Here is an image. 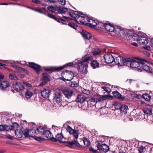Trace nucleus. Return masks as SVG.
Segmentation results:
<instances>
[{
  "mask_svg": "<svg viewBox=\"0 0 153 153\" xmlns=\"http://www.w3.org/2000/svg\"><path fill=\"white\" fill-rule=\"evenodd\" d=\"M91 65L93 68H99V64L96 60H94L91 61Z\"/></svg>",
  "mask_w": 153,
  "mask_h": 153,
  "instance_id": "nucleus-34",
  "label": "nucleus"
},
{
  "mask_svg": "<svg viewBox=\"0 0 153 153\" xmlns=\"http://www.w3.org/2000/svg\"><path fill=\"white\" fill-rule=\"evenodd\" d=\"M112 94H113L114 97L118 98L120 100L123 101L125 99V97L122 95L117 91H113Z\"/></svg>",
  "mask_w": 153,
  "mask_h": 153,
  "instance_id": "nucleus-23",
  "label": "nucleus"
},
{
  "mask_svg": "<svg viewBox=\"0 0 153 153\" xmlns=\"http://www.w3.org/2000/svg\"><path fill=\"white\" fill-rule=\"evenodd\" d=\"M53 99L54 101L57 103H60L62 100V95L61 93L56 92L54 94Z\"/></svg>",
  "mask_w": 153,
  "mask_h": 153,
  "instance_id": "nucleus-13",
  "label": "nucleus"
},
{
  "mask_svg": "<svg viewBox=\"0 0 153 153\" xmlns=\"http://www.w3.org/2000/svg\"><path fill=\"white\" fill-rule=\"evenodd\" d=\"M83 141L84 144L86 146H88L90 144V142L89 140L86 137L83 138Z\"/></svg>",
  "mask_w": 153,
  "mask_h": 153,
  "instance_id": "nucleus-45",
  "label": "nucleus"
},
{
  "mask_svg": "<svg viewBox=\"0 0 153 153\" xmlns=\"http://www.w3.org/2000/svg\"><path fill=\"white\" fill-rule=\"evenodd\" d=\"M32 1L33 2L37 4H40L41 3V1L39 0H32Z\"/></svg>",
  "mask_w": 153,
  "mask_h": 153,
  "instance_id": "nucleus-60",
  "label": "nucleus"
},
{
  "mask_svg": "<svg viewBox=\"0 0 153 153\" xmlns=\"http://www.w3.org/2000/svg\"><path fill=\"white\" fill-rule=\"evenodd\" d=\"M13 87L14 90L18 92H20L24 89V85L17 82L13 84Z\"/></svg>",
  "mask_w": 153,
  "mask_h": 153,
  "instance_id": "nucleus-7",
  "label": "nucleus"
},
{
  "mask_svg": "<svg viewBox=\"0 0 153 153\" xmlns=\"http://www.w3.org/2000/svg\"><path fill=\"white\" fill-rule=\"evenodd\" d=\"M33 130H28L27 129H24V135L26 137H33V135L30 133Z\"/></svg>",
  "mask_w": 153,
  "mask_h": 153,
  "instance_id": "nucleus-29",
  "label": "nucleus"
},
{
  "mask_svg": "<svg viewBox=\"0 0 153 153\" xmlns=\"http://www.w3.org/2000/svg\"><path fill=\"white\" fill-rule=\"evenodd\" d=\"M43 76L42 78V80H44L47 82L49 81L50 79L49 75L47 73L42 74Z\"/></svg>",
  "mask_w": 153,
  "mask_h": 153,
  "instance_id": "nucleus-36",
  "label": "nucleus"
},
{
  "mask_svg": "<svg viewBox=\"0 0 153 153\" xmlns=\"http://www.w3.org/2000/svg\"><path fill=\"white\" fill-rule=\"evenodd\" d=\"M58 1L59 4L63 5H64L65 3V0H58Z\"/></svg>",
  "mask_w": 153,
  "mask_h": 153,
  "instance_id": "nucleus-54",
  "label": "nucleus"
},
{
  "mask_svg": "<svg viewBox=\"0 0 153 153\" xmlns=\"http://www.w3.org/2000/svg\"><path fill=\"white\" fill-rule=\"evenodd\" d=\"M30 9L36 12L46 15V13L45 12L46 10V8L45 7H43L40 9H39L38 8H34L32 7L30 8Z\"/></svg>",
  "mask_w": 153,
  "mask_h": 153,
  "instance_id": "nucleus-27",
  "label": "nucleus"
},
{
  "mask_svg": "<svg viewBox=\"0 0 153 153\" xmlns=\"http://www.w3.org/2000/svg\"><path fill=\"white\" fill-rule=\"evenodd\" d=\"M15 134L17 137L21 138L24 135L23 130L20 129H16L15 131Z\"/></svg>",
  "mask_w": 153,
  "mask_h": 153,
  "instance_id": "nucleus-26",
  "label": "nucleus"
},
{
  "mask_svg": "<svg viewBox=\"0 0 153 153\" xmlns=\"http://www.w3.org/2000/svg\"><path fill=\"white\" fill-rule=\"evenodd\" d=\"M97 102L96 98H91L89 99L88 103H90L93 105H95Z\"/></svg>",
  "mask_w": 153,
  "mask_h": 153,
  "instance_id": "nucleus-40",
  "label": "nucleus"
},
{
  "mask_svg": "<svg viewBox=\"0 0 153 153\" xmlns=\"http://www.w3.org/2000/svg\"><path fill=\"white\" fill-rule=\"evenodd\" d=\"M117 35L120 36L123 35L125 33V30L121 28V27L117 26L115 27L114 31Z\"/></svg>",
  "mask_w": 153,
  "mask_h": 153,
  "instance_id": "nucleus-18",
  "label": "nucleus"
},
{
  "mask_svg": "<svg viewBox=\"0 0 153 153\" xmlns=\"http://www.w3.org/2000/svg\"><path fill=\"white\" fill-rule=\"evenodd\" d=\"M132 59L129 58H125L124 64V65H126L130 67V64L131 63L132 61Z\"/></svg>",
  "mask_w": 153,
  "mask_h": 153,
  "instance_id": "nucleus-35",
  "label": "nucleus"
},
{
  "mask_svg": "<svg viewBox=\"0 0 153 153\" xmlns=\"http://www.w3.org/2000/svg\"><path fill=\"white\" fill-rule=\"evenodd\" d=\"M62 92L65 97L68 99L71 98L74 93L72 90L68 88L64 87L63 88Z\"/></svg>",
  "mask_w": 153,
  "mask_h": 153,
  "instance_id": "nucleus-8",
  "label": "nucleus"
},
{
  "mask_svg": "<svg viewBox=\"0 0 153 153\" xmlns=\"http://www.w3.org/2000/svg\"><path fill=\"white\" fill-rule=\"evenodd\" d=\"M47 9L50 11L55 13H59V7L48 6Z\"/></svg>",
  "mask_w": 153,
  "mask_h": 153,
  "instance_id": "nucleus-24",
  "label": "nucleus"
},
{
  "mask_svg": "<svg viewBox=\"0 0 153 153\" xmlns=\"http://www.w3.org/2000/svg\"><path fill=\"white\" fill-rule=\"evenodd\" d=\"M69 84L70 86L73 87H76L78 86V84L75 81L70 82Z\"/></svg>",
  "mask_w": 153,
  "mask_h": 153,
  "instance_id": "nucleus-43",
  "label": "nucleus"
},
{
  "mask_svg": "<svg viewBox=\"0 0 153 153\" xmlns=\"http://www.w3.org/2000/svg\"><path fill=\"white\" fill-rule=\"evenodd\" d=\"M142 97L143 98L147 101H149L151 99V95L147 93L143 94Z\"/></svg>",
  "mask_w": 153,
  "mask_h": 153,
  "instance_id": "nucleus-37",
  "label": "nucleus"
},
{
  "mask_svg": "<svg viewBox=\"0 0 153 153\" xmlns=\"http://www.w3.org/2000/svg\"><path fill=\"white\" fill-rule=\"evenodd\" d=\"M137 40L140 44L146 45L148 43L149 40L145 36L138 35H137Z\"/></svg>",
  "mask_w": 153,
  "mask_h": 153,
  "instance_id": "nucleus-5",
  "label": "nucleus"
},
{
  "mask_svg": "<svg viewBox=\"0 0 153 153\" xmlns=\"http://www.w3.org/2000/svg\"><path fill=\"white\" fill-rule=\"evenodd\" d=\"M128 109V106L125 105H122L120 106V109L121 113H124V114L127 113V111Z\"/></svg>",
  "mask_w": 153,
  "mask_h": 153,
  "instance_id": "nucleus-32",
  "label": "nucleus"
},
{
  "mask_svg": "<svg viewBox=\"0 0 153 153\" xmlns=\"http://www.w3.org/2000/svg\"><path fill=\"white\" fill-rule=\"evenodd\" d=\"M145 62L148 63V61L144 59H141L140 60V68L142 70V69L145 70L147 72H151L152 69L149 66L147 65H145Z\"/></svg>",
  "mask_w": 153,
  "mask_h": 153,
  "instance_id": "nucleus-4",
  "label": "nucleus"
},
{
  "mask_svg": "<svg viewBox=\"0 0 153 153\" xmlns=\"http://www.w3.org/2000/svg\"><path fill=\"white\" fill-rule=\"evenodd\" d=\"M91 57L85 56L82 59L78 62L77 69L78 71L82 74H86L87 71L88 65L87 62L91 59Z\"/></svg>",
  "mask_w": 153,
  "mask_h": 153,
  "instance_id": "nucleus-1",
  "label": "nucleus"
},
{
  "mask_svg": "<svg viewBox=\"0 0 153 153\" xmlns=\"http://www.w3.org/2000/svg\"><path fill=\"white\" fill-rule=\"evenodd\" d=\"M105 29L110 32H113L114 30L115 27L109 23H103L102 24Z\"/></svg>",
  "mask_w": 153,
  "mask_h": 153,
  "instance_id": "nucleus-17",
  "label": "nucleus"
},
{
  "mask_svg": "<svg viewBox=\"0 0 153 153\" xmlns=\"http://www.w3.org/2000/svg\"><path fill=\"white\" fill-rule=\"evenodd\" d=\"M6 137L7 138H8V139H10L11 140H13L14 139V138L13 137L11 136L10 135H7L6 136Z\"/></svg>",
  "mask_w": 153,
  "mask_h": 153,
  "instance_id": "nucleus-64",
  "label": "nucleus"
},
{
  "mask_svg": "<svg viewBox=\"0 0 153 153\" xmlns=\"http://www.w3.org/2000/svg\"><path fill=\"white\" fill-rule=\"evenodd\" d=\"M47 82H48L44 80H42V82L41 83H40L39 86H42L44 85H45L46 84V83Z\"/></svg>",
  "mask_w": 153,
  "mask_h": 153,
  "instance_id": "nucleus-59",
  "label": "nucleus"
},
{
  "mask_svg": "<svg viewBox=\"0 0 153 153\" xmlns=\"http://www.w3.org/2000/svg\"><path fill=\"white\" fill-rule=\"evenodd\" d=\"M45 15L51 18L54 19L58 22L61 23L62 24H66V23L65 20L61 18L56 17L51 14L48 13L47 15L46 14Z\"/></svg>",
  "mask_w": 153,
  "mask_h": 153,
  "instance_id": "nucleus-16",
  "label": "nucleus"
},
{
  "mask_svg": "<svg viewBox=\"0 0 153 153\" xmlns=\"http://www.w3.org/2000/svg\"><path fill=\"white\" fill-rule=\"evenodd\" d=\"M73 65V62H68L67 63L63 66L58 67L59 71H60L63 69L65 68L67 66H71Z\"/></svg>",
  "mask_w": 153,
  "mask_h": 153,
  "instance_id": "nucleus-39",
  "label": "nucleus"
},
{
  "mask_svg": "<svg viewBox=\"0 0 153 153\" xmlns=\"http://www.w3.org/2000/svg\"><path fill=\"white\" fill-rule=\"evenodd\" d=\"M107 97L105 96H102L99 98H96L97 102H102L104 100H105Z\"/></svg>",
  "mask_w": 153,
  "mask_h": 153,
  "instance_id": "nucleus-49",
  "label": "nucleus"
},
{
  "mask_svg": "<svg viewBox=\"0 0 153 153\" xmlns=\"http://www.w3.org/2000/svg\"><path fill=\"white\" fill-rule=\"evenodd\" d=\"M35 139L37 141H41L43 140V139L40 137H36L35 138Z\"/></svg>",
  "mask_w": 153,
  "mask_h": 153,
  "instance_id": "nucleus-61",
  "label": "nucleus"
},
{
  "mask_svg": "<svg viewBox=\"0 0 153 153\" xmlns=\"http://www.w3.org/2000/svg\"><path fill=\"white\" fill-rule=\"evenodd\" d=\"M43 133L44 134H42V135L45 136V137L48 138V139H50L51 140V138L52 137L53 135L50 131L45 130Z\"/></svg>",
  "mask_w": 153,
  "mask_h": 153,
  "instance_id": "nucleus-30",
  "label": "nucleus"
},
{
  "mask_svg": "<svg viewBox=\"0 0 153 153\" xmlns=\"http://www.w3.org/2000/svg\"><path fill=\"white\" fill-rule=\"evenodd\" d=\"M33 95V92L30 89H27L25 93V96L27 99H30Z\"/></svg>",
  "mask_w": 153,
  "mask_h": 153,
  "instance_id": "nucleus-31",
  "label": "nucleus"
},
{
  "mask_svg": "<svg viewBox=\"0 0 153 153\" xmlns=\"http://www.w3.org/2000/svg\"><path fill=\"white\" fill-rule=\"evenodd\" d=\"M4 130V125H0V131H3Z\"/></svg>",
  "mask_w": 153,
  "mask_h": 153,
  "instance_id": "nucleus-62",
  "label": "nucleus"
},
{
  "mask_svg": "<svg viewBox=\"0 0 153 153\" xmlns=\"http://www.w3.org/2000/svg\"><path fill=\"white\" fill-rule=\"evenodd\" d=\"M64 137L62 134H58L56 136V138H54L53 136L51 138V140L53 142H56L59 141L60 142H62L61 140Z\"/></svg>",
  "mask_w": 153,
  "mask_h": 153,
  "instance_id": "nucleus-21",
  "label": "nucleus"
},
{
  "mask_svg": "<svg viewBox=\"0 0 153 153\" xmlns=\"http://www.w3.org/2000/svg\"><path fill=\"white\" fill-rule=\"evenodd\" d=\"M104 58L105 62L108 64L111 63L115 60L114 56L110 53L106 54L104 55Z\"/></svg>",
  "mask_w": 153,
  "mask_h": 153,
  "instance_id": "nucleus-10",
  "label": "nucleus"
},
{
  "mask_svg": "<svg viewBox=\"0 0 153 153\" xmlns=\"http://www.w3.org/2000/svg\"><path fill=\"white\" fill-rule=\"evenodd\" d=\"M83 93L87 95H88L90 94V91L89 90H87L86 89L83 90Z\"/></svg>",
  "mask_w": 153,
  "mask_h": 153,
  "instance_id": "nucleus-58",
  "label": "nucleus"
},
{
  "mask_svg": "<svg viewBox=\"0 0 153 153\" xmlns=\"http://www.w3.org/2000/svg\"><path fill=\"white\" fill-rule=\"evenodd\" d=\"M68 11V9L62 7H59V13H64Z\"/></svg>",
  "mask_w": 153,
  "mask_h": 153,
  "instance_id": "nucleus-42",
  "label": "nucleus"
},
{
  "mask_svg": "<svg viewBox=\"0 0 153 153\" xmlns=\"http://www.w3.org/2000/svg\"><path fill=\"white\" fill-rule=\"evenodd\" d=\"M62 76H64L67 78L66 80L70 81L73 79L74 74L72 71L66 70L62 73Z\"/></svg>",
  "mask_w": 153,
  "mask_h": 153,
  "instance_id": "nucleus-3",
  "label": "nucleus"
},
{
  "mask_svg": "<svg viewBox=\"0 0 153 153\" xmlns=\"http://www.w3.org/2000/svg\"><path fill=\"white\" fill-rule=\"evenodd\" d=\"M135 81V80L134 79H127L126 81V82H128L130 84H131L132 82H133Z\"/></svg>",
  "mask_w": 153,
  "mask_h": 153,
  "instance_id": "nucleus-56",
  "label": "nucleus"
},
{
  "mask_svg": "<svg viewBox=\"0 0 153 153\" xmlns=\"http://www.w3.org/2000/svg\"><path fill=\"white\" fill-rule=\"evenodd\" d=\"M24 83L27 87H32V85L30 83H28L27 82H24Z\"/></svg>",
  "mask_w": 153,
  "mask_h": 153,
  "instance_id": "nucleus-63",
  "label": "nucleus"
},
{
  "mask_svg": "<svg viewBox=\"0 0 153 153\" xmlns=\"http://www.w3.org/2000/svg\"><path fill=\"white\" fill-rule=\"evenodd\" d=\"M143 111L145 114L151 115L152 114V109L151 108H146L143 109Z\"/></svg>",
  "mask_w": 153,
  "mask_h": 153,
  "instance_id": "nucleus-38",
  "label": "nucleus"
},
{
  "mask_svg": "<svg viewBox=\"0 0 153 153\" xmlns=\"http://www.w3.org/2000/svg\"><path fill=\"white\" fill-rule=\"evenodd\" d=\"M98 149L101 150L102 152H106L109 150V147L105 144H101L100 143H98L97 145Z\"/></svg>",
  "mask_w": 153,
  "mask_h": 153,
  "instance_id": "nucleus-14",
  "label": "nucleus"
},
{
  "mask_svg": "<svg viewBox=\"0 0 153 153\" xmlns=\"http://www.w3.org/2000/svg\"><path fill=\"white\" fill-rule=\"evenodd\" d=\"M88 22H91L93 25L94 28L96 27V26L98 25L100 23L97 20H93V18L88 17V15H87V17L85 18Z\"/></svg>",
  "mask_w": 153,
  "mask_h": 153,
  "instance_id": "nucleus-19",
  "label": "nucleus"
},
{
  "mask_svg": "<svg viewBox=\"0 0 153 153\" xmlns=\"http://www.w3.org/2000/svg\"><path fill=\"white\" fill-rule=\"evenodd\" d=\"M141 59H140V61ZM140 61L139 62L136 61L135 60H132L131 63L130 64V68H132L135 69V70L140 71H141L142 70L140 68Z\"/></svg>",
  "mask_w": 153,
  "mask_h": 153,
  "instance_id": "nucleus-6",
  "label": "nucleus"
},
{
  "mask_svg": "<svg viewBox=\"0 0 153 153\" xmlns=\"http://www.w3.org/2000/svg\"><path fill=\"white\" fill-rule=\"evenodd\" d=\"M63 143H67L70 146H72L73 145H75L76 146H77V147H80V145L79 144V143L77 141V140H75L72 141L71 142H62Z\"/></svg>",
  "mask_w": 153,
  "mask_h": 153,
  "instance_id": "nucleus-28",
  "label": "nucleus"
},
{
  "mask_svg": "<svg viewBox=\"0 0 153 153\" xmlns=\"http://www.w3.org/2000/svg\"><path fill=\"white\" fill-rule=\"evenodd\" d=\"M69 26L72 28L76 30L77 27V25H76L75 23L73 22L69 23L68 25Z\"/></svg>",
  "mask_w": 153,
  "mask_h": 153,
  "instance_id": "nucleus-50",
  "label": "nucleus"
},
{
  "mask_svg": "<svg viewBox=\"0 0 153 153\" xmlns=\"http://www.w3.org/2000/svg\"><path fill=\"white\" fill-rule=\"evenodd\" d=\"M44 69L47 71H59L58 67H45Z\"/></svg>",
  "mask_w": 153,
  "mask_h": 153,
  "instance_id": "nucleus-33",
  "label": "nucleus"
},
{
  "mask_svg": "<svg viewBox=\"0 0 153 153\" xmlns=\"http://www.w3.org/2000/svg\"><path fill=\"white\" fill-rule=\"evenodd\" d=\"M10 79L12 80H17L18 79V78L14 74H11L9 75Z\"/></svg>",
  "mask_w": 153,
  "mask_h": 153,
  "instance_id": "nucleus-46",
  "label": "nucleus"
},
{
  "mask_svg": "<svg viewBox=\"0 0 153 153\" xmlns=\"http://www.w3.org/2000/svg\"><path fill=\"white\" fill-rule=\"evenodd\" d=\"M86 99V97L83 94H79L76 99V101L77 102L83 103L85 101Z\"/></svg>",
  "mask_w": 153,
  "mask_h": 153,
  "instance_id": "nucleus-25",
  "label": "nucleus"
},
{
  "mask_svg": "<svg viewBox=\"0 0 153 153\" xmlns=\"http://www.w3.org/2000/svg\"><path fill=\"white\" fill-rule=\"evenodd\" d=\"M45 1L48 3L55 4L57 2L56 0H44Z\"/></svg>",
  "mask_w": 153,
  "mask_h": 153,
  "instance_id": "nucleus-52",
  "label": "nucleus"
},
{
  "mask_svg": "<svg viewBox=\"0 0 153 153\" xmlns=\"http://www.w3.org/2000/svg\"><path fill=\"white\" fill-rule=\"evenodd\" d=\"M89 150L90 151L92 152L93 153H97V150L94 149L92 147H91L89 148Z\"/></svg>",
  "mask_w": 153,
  "mask_h": 153,
  "instance_id": "nucleus-57",
  "label": "nucleus"
},
{
  "mask_svg": "<svg viewBox=\"0 0 153 153\" xmlns=\"http://www.w3.org/2000/svg\"><path fill=\"white\" fill-rule=\"evenodd\" d=\"M28 66L33 69L39 74L41 70V67L40 65L33 62H29Z\"/></svg>",
  "mask_w": 153,
  "mask_h": 153,
  "instance_id": "nucleus-12",
  "label": "nucleus"
},
{
  "mask_svg": "<svg viewBox=\"0 0 153 153\" xmlns=\"http://www.w3.org/2000/svg\"><path fill=\"white\" fill-rule=\"evenodd\" d=\"M45 130V128L42 126H40L37 128V131L40 134H43Z\"/></svg>",
  "mask_w": 153,
  "mask_h": 153,
  "instance_id": "nucleus-41",
  "label": "nucleus"
},
{
  "mask_svg": "<svg viewBox=\"0 0 153 153\" xmlns=\"http://www.w3.org/2000/svg\"><path fill=\"white\" fill-rule=\"evenodd\" d=\"M10 85L9 82L7 81H2L0 83V88L1 90H6Z\"/></svg>",
  "mask_w": 153,
  "mask_h": 153,
  "instance_id": "nucleus-20",
  "label": "nucleus"
},
{
  "mask_svg": "<svg viewBox=\"0 0 153 153\" xmlns=\"http://www.w3.org/2000/svg\"><path fill=\"white\" fill-rule=\"evenodd\" d=\"M85 19H86L84 18L83 19V20H81L79 21H78V22H79V23H78L79 24L81 23L82 25H85L86 23L84 21Z\"/></svg>",
  "mask_w": 153,
  "mask_h": 153,
  "instance_id": "nucleus-53",
  "label": "nucleus"
},
{
  "mask_svg": "<svg viewBox=\"0 0 153 153\" xmlns=\"http://www.w3.org/2000/svg\"><path fill=\"white\" fill-rule=\"evenodd\" d=\"M138 151L140 153H144L146 150V147L143 146H141L138 148Z\"/></svg>",
  "mask_w": 153,
  "mask_h": 153,
  "instance_id": "nucleus-47",
  "label": "nucleus"
},
{
  "mask_svg": "<svg viewBox=\"0 0 153 153\" xmlns=\"http://www.w3.org/2000/svg\"><path fill=\"white\" fill-rule=\"evenodd\" d=\"M66 129L70 134H73L74 137L77 140L79 134L78 131L72 129L69 125L67 126Z\"/></svg>",
  "mask_w": 153,
  "mask_h": 153,
  "instance_id": "nucleus-9",
  "label": "nucleus"
},
{
  "mask_svg": "<svg viewBox=\"0 0 153 153\" xmlns=\"http://www.w3.org/2000/svg\"><path fill=\"white\" fill-rule=\"evenodd\" d=\"M4 130L7 131H9V130H11L13 129L14 128V127L13 125L10 126H8L7 125H4Z\"/></svg>",
  "mask_w": 153,
  "mask_h": 153,
  "instance_id": "nucleus-48",
  "label": "nucleus"
},
{
  "mask_svg": "<svg viewBox=\"0 0 153 153\" xmlns=\"http://www.w3.org/2000/svg\"><path fill=\"white\" fill-rule=\"evenodd\" d=\"M42 96L44 98H48L51 93V90L48 87L44 88L41 91Z\"/></svg>",
  "mask_w": 153,
  "mask_h": 153,
  "instance_id": "nucleus-11",
  "label": "nucleus"
},
{
  "mask_svg": "<svg viewBox=\"0 0 153 153\" xmlns=\"http://www.w3.org/2000/svg\"><path fill=\"white\" fill-rule=\"evenodd\" d=\"M121 105L120 104L119 102H116L114 104V107L116 110L120 109Z\"/></svg>",
  "mask_w": 153,
  "mask_h": 153,
  "instance_id": "nucleus-51",
  "label": "nucleus"
},
{
  "mask_svg": "<svg viewBox=\"0 0 153 153\" xmlns=\"http://www.w3.org/2000/svg\"><path fill=\"white\" fill-rule=\"evenodd\" d=\"M100 50L98 48L94 49V50L92 51L93 53V55L95 56L100 54Z\"/></svg>",
  "mask_w": 153,
  "mask_h": 153,
  "instance_id": "nucleus-44",
  "label": "nucleus"
},
{
  "mask_svg": "<svg viewBox=\"0 0 153 153\" xmlns=\"http://www.w3.org/2000/svg\"><path fill=\"white\" fill-rule=\"evenodd\" d=\"M80 33L83 37L86 39L89 40L91 39L92 37L91 34L85 30H82L80 32Z\"/></svg>",
  "mask_w": 153,
  "mask_h": 153,
  "instance_id": "nucleus-22",
  "label": "nucleus"
},
{
  "mask_svg": "<svg viewBox=\"0 0 153 153\" xmlns=\"http://www.w3.org/2000/svg\"><path fill=\"white\" fill-rule=\"evenodd\" d=\"M125 59L122 56H119L116 57L114 61L115 64L118 65L119 66H122L124 65Z\"/></svg>",
  "mask_w": 153,
  "mask_h": 153,
  "instance_id": "nucleus-15",
  "label": "nucleus"
},
{
  "mask_svg": "<svg viewBox=\"0 0 153 153\" xmlns=\"http://www.w3.org/2000/svg\"><path fill=\"white\" fill-rule=\"evenodd\" d=\"M69 14L72 17L74 18L73 20H74L77 23H79L77 19L80 17L85 19L86 17H87V15L84 14L81 11L78 12L76 13L71 12L69 13Z\"/></svg>",
  "mask_w": 153,
  "mask_h": 153,
  "instance_id": "nucleus-2",
  "label": "nucleus"
},
{
  "mask_svg": "<svg viewBox=\"0 0 153 153\" xmlns=\"http://www.w3.org/2000/svg\"><path fill=\"white\" fill-rule=\"evenodd\" d=\"M85 25L87 26H89L90 27H91L92 28H94V27L93 26V25L92 24L91 22L90 23H86Z\"/></svg>",
  "mask_w": 153,
  "mask_h": 153,
  "instance_id": "nucleus-55",
  "label": "nucleus"
}]
</instances>
